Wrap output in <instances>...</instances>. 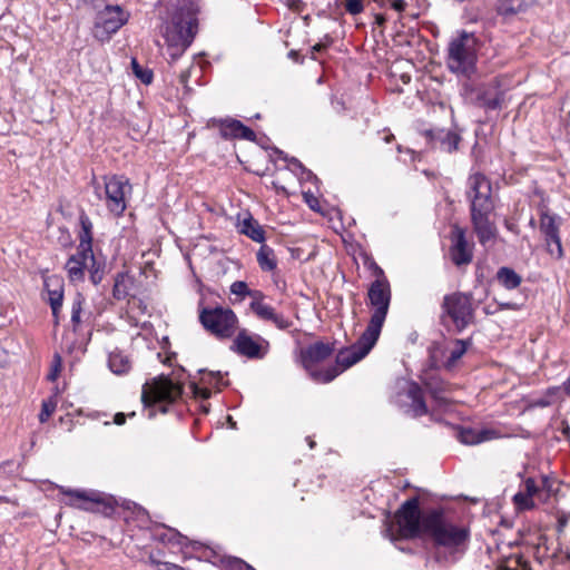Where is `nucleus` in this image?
<instances>
[{
    "instance_id": "nucleus-1",
    "label": "nucleus",
    "mask_w": 570,
    "mask_h": 570,
    "mask_svg": "<svg viewBox=\"0 0 570 570\" xmlns=\"http://www.w3.org/2000/svg\"><path fill=\"white\" fill-rule=\"evenodd\" d=\"M385 533L391 540H429L449 556L463 554L470 542V529L465 524L454 522L440 509L422 511L417 497L401 504Z\"/></svg>"
},
{
    "instance_id": "nucleus-2",
    "label": "nucleus",
    "mask_w": 570,
    "mask_h": 570,
    "mask_svg": "<svg viewBox=\"0 0 570 570\" xmlns=\"http://www.w3.org/2000/svg\"><path fill=\"white\" fill-rule=\"evenodd\" d=\"M198 7L191 0H178L170 18L160 32L166 45V53L171 61L180 58L197 32Z\"/></svg>"
},
{
    "instance_id": "nucleus-3",
    "label": "nucleus",
    "mask_w": 570,
    "mask_h": 570,
    "mask_svg": "<svg viewBox=\"0 0 570 570\" xmlns=\"http://www.w3.org/2000/svg\"><path fill=\"white\" fill-rule=\"evenodd\" d=\"M334 352V346L324 342H316L301 351V361L309 376L317 383H330L340 375L337 367L328 366L317 368V364L328 358Z\"/></svg>"
},
{
    "instance_id": "nucleus-4",
    "label": "nucleus",
    "mask_w": 570,
    "mask_h": 570,
    "mask_svg": "<svg viewBox=\"0 0 570 570\" xmlns=\"http://www.w3.org/2000/svg\"><path fill=\"white\" fill-rule=\"evenodd\" d=\"M376 269L381 277L374 281L368 288L367 296L373 313L365 330L380 336L390 307L391 289L387 279L383 276V271L380 267Z\"/></svg>"
},
{
    "instance_id": "nucleus-5",
    "label": "nucleus",
    "mask_w": 570,
    "mask_h": 570,
    "mask_svg": "<svg viewBox=\"0 0 570 570\" xmlns=\"http://www.w3.org/2000/svg\"><path fill=\"white\" fill-rule=\"evenodd\" d=\"M104 195L97 194L110 214L114 216H121L126 208L128 199L132 191V186L129 179L120 175L104 176Z\"/></svg>"
},
{
    "instance_id": "nucleus-6",
    "label": "nucleus",
    "mask_w": 570,
    "mask_h": 570,
    "mask_svg": "<svg viewBox=\"0 0 570 570\" xmlns=\"http://www.w3.org/2000/svg\"><path fill=\"white\" fill-rule=\"evenodd\" d=\"M448 67L452 72L469 75L475 65L474 40L466 32H462L449 45Z\"/></svg>"
},
{
    "instance_id": "nucleus-7",
    "label": "nucleus",
    "mask_w": 570,
    "mask_h": 570,
    "mask_svg": "<svg viewBox=\"0 0 570 570\" xmlns=\"http://www.w3.org/2000/svg\"><path fill=\"white\" fill-rule=\"evenodd\" d=\"M181 394L179 384L174 383L167 377L154 379L142 386L141 401L145 406H157L161 412H166V405L176 401Z\"/></svg>"
},
{
    "instance_id": "nucleus-8",
    "label": "nucleus",
    "mask_w": 570,
    "mask_h": 570,
    "mask_svg": "<svg viewBox=\"0 0 570 570\" xmlns=\"http://www.w3.org/2000/svg\"><path fill=\"white\" fill-rule=\"evenodd\" d=\"M443 317H449L455 330L463 331L473 320L471 296L463 293L445 295L442 303Z\"/></svg>"
},
{
    "instance_id": "nucleus-9",
    "label": "nucleus",
    "mask_w": 570,
    "mask_h": 570,
    "mask_svg": "<svg viewBox=\"0 0 570 570\" xmlns=\"http://www.w3.org/2000/svg\"><path fill=\"white\" fill-rule=\"evenodd\" d=\"M466 196L470 200V210H493L492 186L490 180L481 173H473L466 181Z\"/></svg>"
},
{
    "instance_id": "nucleus-10",
    "label": "nucleus",
    "mask_w": 570,
    "mask_h": 570,
    "mask_svg": "<svg viewBox=\"0 0 570 570\" xmlns=\"http://www.w3.org/2000/svg\"><path fill=\"white\" fill-rule=\"evenodd\" d=\"M379 335L365 330L360 338L350 347L341 350L336 355V364L333 367L340 370V374L364 358L374 347Z\"/></svg>"
},
{
    "instance_id": "nucleus-11",
    "label": "nucleus",
    "mask_w": 570,
    "mask_h": 570,
    "mask_svg": "<svg viewBox=\"0 0 570 570\" xmlns=\"http://www.w3.org/2000/svg\"><path fill=\"white\" fill-rule=\"evenodd\" d=\"M154 537L170 548L179 547L185 556L189 554L193 557L195 553L197 559H208L214 553L212 549L204 547L199 542L189 541L187 537L183 535L173 528H163L160 530H156Z\"/></svg>"
},
{
    "instance_id": "nucleus-12",
    "label": "nucleus",
    "mask_w": 570,
    "mask_h": 570,
    "mask_svg": "<svg viewBox=\"0 0 570 570\" xmlns=\"http://www.w3.org/2000/svg\"><path fill=\"white\" fill-rule=\"evenodd\" d=\"M128 18L129 14L119 6L105 7L96 17L95 37L100 41L108 40L112 33L117 32L128 21Z\"/></svg>"
},
{
    "instance_id": "nucleus-13",
    "label": "nucleus",
    "mask_w": 570,
    "mask_h": 570,
    "mask_svg": "<svg viewBox=\"0 0 570 570\" xmlns=\"http://www.w3.org/2000/svg\"><path fill=\"white\" fill-rule=\"evenodd\" d=\"M269 343L259 335H250L246 330L237 333L230 350L248 358H263L268 352Z\"/></svg>"
},
{
    "instance_id": "nucleus-14",
    "label": "nucleus",
    "mask_w": 570,
    "mask_h": 570,
    "mask_svg": "<svg viewBox=\"0 0 570 570\" xmlns=\"http://www.w3.org/2000/svg\"><path fill=\"white\" fill-rule=\"evenodd\" d=\"M95 267V257L88 243L79 244L78 250L66 263L68 277L72 282L82 281L85 271Z\"/></svg>"
},
{
    "instance_id": "nucleus-15",
    "label": "nucleus",
    "mask_w": 570,
    "mask_h": 570,
    "mask_svg": "<svg viewBox=\"0 0 570 570\" xmlns=\"http://www.w3.org/2000/svg\"><path fill=\"white\" fill-rule=\"evenodd\" d=\"M492 210H472L471 222L479 242L485 246L495 237V226L490 220Z\"/></svg>"
},
{
    "instance_id": "nucleus-16",
    "label": "nucleus",
    "mask_w": 570,
    "mask_h": 570,
    "mask_svg": "<svg viewBox=\"0 0 570 570\" xmlns=\"http://www.w3.org/2000/svg\"><path fill=\"white\" fill-rule=\"evenodd\" d=\"M450 256L456 266L471 263L473 254L469 246L463 229L455 227L453 230V244L450 248Z\"/></svg>"
},
{
    "instance_id": "nucleus-17",
    "label": "nucleus",
    "mask_w": 570,
    "mask_h": 570,
    "mask_svg": "<svg viewBox=\"0 0 570 570\" xmlns=\"http://www.w3.org/2000/svg\"><path fill=\"white\" fill-rule=\"evenodd\" d=\"M238 332L236 314L230 308L216 307V337L229 338Z\"/></svg>"
},
{
    "instance_id": "nucleus-18",
    "label": "nucleus",
    "mask_w": 570,
    "mask_h": 570,
    "mask_svg": "<svg viewBox=\"0 0 570 570\" xmlns=\"http://www.w3.org/2000/svg\"><path fill=\"white\" fill-rule=\"evenodd\" d=\"M404 396L407 400V410L412 416H422L428 413V407L423 399V391L415 382H410L406 386Z\"/></svg>"
},
{
    "instance_id": "nucleus-19",
    "label": "nucleus",
    "mask_w": 570,
    "mask_h": 570,
    "mask_svg": "<svg viewBox=\"0 0 570 570\" xmlns=\"http://www.w3.org/2000/svg\"><path fill=\"white\" fill-rule=\"evenodd\" d=\"M433 147L452 153L458 149L460 136L451 130L432 129L426 132Z\"/></svg>"
},
{
    "instance_id": "nucleus-20",
    "label": "nucleus",
    "mask_w": 570,
    "mask_h": 570,
    "mask_svg": "<svg viewBox=\"0 0 570 570\" xmlns=\"http://www.w3.org/2000/svg\"><path fill=\"white\" fill-rule=\"evenodd\" d=\"M499 436V432L494 429L474 428H462L458 434L460 442L466 445H476L487 441L495 440Z\"/></svg>"
},
{
    "instance_id": "nucleus-21",
    "label": "nucleus",
    "mask_w": 570,
    "mask_h": 570,
    "mask_svg": "<svg viewBox=\"0 0 570 570\" xmlns=\"http://www.w3.org/2000/svg\"><path fill=\"white\" fill-rule=\"evenodd\" d=\"M45 287L48 293L52 315L57 321L63 301V282L57 276H49L45 279Z\"/></svg>"
},
{
    "instance_id": "nucleus-22",
    "label": "nucleus",
    "mask_w": 570,
    "mask_h": 570,
    "mask_svg": "<svg viewBox=\"0 0 570 570\" xmlns=\"http://www.w3.org/2000/svg\"><path fill=\"white\" fill-rule=\"evenodd\" d=\"M59 490L69 498L66 504L70 507L88 510L89 503L99 502V494L95 491L71 490L63 487H60Z\"/></svg>"
},
{
    "instance_id": "nucleus-23",
    "label": "nucleus",
    "mask_w": 570,
    "mask_h": 570,
    "mask_svg": "<svg viewBox=\"0 0 570 570\" xmlns=\"http://www.w3.org/2000/svg\"><path fill=\"white\" fill-rule=\"evenodd\" d=\"M219 131L224 138H242L250 141H254L256 138L255 132L250 128L235 119L222 120Z\"/></svg>"
},
{
    "instance_id": "nucleus-24",
    "label": "nucleus",
    "mask_w": 570,
    "mask_h": 570,
    "mask_svg": "<svg viewBox=\"0 0 570 570\" xmlns=\"http://www.w3.org/2000/svg\"><path fill=\"white\" fill-rule=\"evenodd\" d=\"M561 218L557 215H552L549 212H541L540 216V230L544 236V239L559 237Z\"/></svg>"
},
{
    "instance_id": "nucleus-25",
    "label": "nucleus",
    "mask_w": 570,
    "mask_h": 570,
    "mask_svg": "<svg viewBox=\"0 0 570 570\" xmlns=\"http://www.w3.org/2000/svg\"><path fill=\"white\" fill-rule=\"evenodd\" d=\"M108 365L117 375L126 374L131 368V362L121 351H114L109 354Z\"/></svg>"
},
{
    "instance_id": "nucleus-26",
    "label": "nucleus",
    "mask_w": 570,
    "mask_h": 570,
    "mask_svg": "<svg viewBox=\"0 0 570 570\" xmlns=\"http://www.w3.org/2000/svg\"><path fill=\"white\" fill-rule=\"evenodd\" d=\"M239 228L240 233L249 237L252 240L262 244L265 242V230L258 222L252 217L244 219L239 225Z\"/></svg>"
},
{
    "instance_id": "nucleus-27",
    "label": "nucleus",
    "mask_w": 570,
    "mask_h": 570,
    "mask_svg": "<svg viewBox=\"0 0 570 570\" xmlns=\"http://www.w3.org/2000/svg\"><path fill=\"white\" fill-rule=\"evenodd\" d=\"M256 258L259 267L264 272H273L277 267L274 249L264 243L259 247Z\"/></svg>"
},
{
    "instance_id": "nucleus-28",
    "label": "nucleus",
    "mask_w": 570,
    "mask_h": 570,
    "mask_svg": "<svg viewBox=\"0 0 570 570\" xmlns=\"http://www.w3.org/2000/svg\"><path fill=\"white\" fill-rule=\"evenodd\" d=\"M252 311L264 321H271L273 315L276 313L275 309L263 302V294L261 292H254V299L250 303Z\"/></svg>"
},
{
    "instance_id": "nucleus-29",
    "label": "nucleus",
    "mask_w": 570,
    "mask_h": 570,
    "mask_svg": "<svg viewBox=\"0 0 570 570\" xmlns=\"http://www.w3.org/2000/svg\"><path fill=\"white\" fill-rule=\"evenodd\" d=\"M499 283L507 289H514L521 284V277L509 267H501L497 273Z\"/></svg>"
},
{
    "instance_id": "nucleus-30",
    "label": "nucleus",
    "mask_w": 570,
    "mask_h": 570,
    "mask_svg": "<svg viewBox=\"0 0 570 570\" xmlns=\"http://www.w3.org/2000/svg\"><path fill=\"white\" fill-rule=\"evenodd\" d=\"M531 0H501L500 11L503 14H514L533 4Z\"/></svg>"
},
{
    "instance_id": "nucleus-31",
    "label": "nucleus",
    "mask_w": 570,
    "mask_h": 570,
    "mask_svg": "<svg viewBox=\"0 0 570 570\" xmlns=\"http://www.w3.org/2000/svg\"><path fill=\"white\" fill-rule=\"evenodd\" d=\"M425 385L435 401H438L440 404L449 403V399L444 394L446 391L445 384L442 381L433 379L426 382Z\"/></svg>"
},
{
    "instance_id": "nucleus-32",
    "label": "nucleus",
    "mask_w": 570,
    "mask_h": 570,
    "mask_svg": "<svg viewBox=\"0 0 570 570\" xmlns=\"http://www.w3.org/2000/svg\"><path fill=\"white\" fill-rule=\"evenodd\" d=\"M85 303V297L82 294L77 293L73 298L72 307H71V323L73 331H77L79 325L82 322V305Z\"/></svg>"
},
{
    "instance_id": "nucleus-33",
    "label": "nucleus",
    "mask_w": 570,
    "mask_h": 570,
    "mask_svg": "<svg viewBox=\"0 0 570 570\" xmlns=\"http://www.w3.org/2000/svg\"><path fill=\"white\" fill-rule=\"evenodd\" d=\"M219 563L225 570H255L242 559L233 557H223L220 558Z\"/></svg>"
},
{
    "instance_id": "nucleus-34",
    "label": "nucleus",
    "mask_w": 570,
    "mask_h": 570,
    "mask_svg": "<svg viewBox=\"0 0 570 570\" xmlns=\"http://www.w3.org/2000/svg\"><path fill=\"white\" fill-rule=\"evenodd\" d=\"M199 321L203 324V326L209 331L210 333H214V309L209 307L204 306V297L199 301Z\"/></svg>"
},
{
    "instance_id": "nucleus-35",
    "label": "nucleus",
    "mask_w": 570,
    "mask_h": 570,
    "mask_svg": "<svg viewBox=\"0 0 570 570\" xmlns=\"http://www.w3.org/2000/svg\"><path fill=\"white\" fill-rule=\"evenodd\" d=\"M513 503L518 510H531L534 508L533 498L524 491H519L513 495Z\"/></svg>"
},
{
    "instance_id": "nucleus-36",
    "label": "nucleus",
    "mask_w": 570,
    "mask_h": 570,
    "mask_svg": "<svg viewBox=\"0 0 570 570\" xmlns=\"http://www.w3.org/2000/svg\"><path fill=\"white\" fill-rule=\"evenodd\" d=\"M466 352V342L462 340H456L454 347L450 352V356L446 361V365L453 366Z\"/></svg>"
},
{
    "instance_id": "nucleus-37",
    "label": "nucleus",
    "mask_w": 570,
    "mask_h": 570,
    "mask_svg": "<svg viewBox=\"0 0 570 570\" xmlns=\"http://www.w3.org/2000/svg\"><path fill=\"white\" fill-rule=\"evenodd\" d=\"M131 68L135 76L141 80L142 83L149 85L153 81V71L149 69H144L136 59L131 60Z\"/></svg>"
},
{
    "instance_id": "nucleus-38",
    "label": "nucleus",
    "mask_w": 570,
    "mask_h": 570,
    "mask_svg": "<svg viewBox=\"0 0 570 570\" xmlns=\"http://www.w3.org/2000/svg\"><path fill=\"white\" fill-rule=\"evenodd\" d=\"M548 253L556 259L563 257V249L561 245V238L554 237L546 240Z\"/></svg>"
},
{
    "instance_id": "nucleus-39",
    "label": "nucleus",
    "mask_w": 570,
    "mask_h": 570,
    "mask_svg": "<svg viewBox=\"0 0 570 570\" xmlns=\"http://www.w3.org/2000/svg\"><path fill=\"white\" fill-rule=\"evenodd\" d=\"M478 99L480 100V105L494 110L501 105V96L498 92H494V96L488 97V92L484 91L482 95H479Z\"/></svg>"
},
{
    "instance_id": "nucleus-40",
    "label": "nucleus",
    "mask_w": 570,
    "mask_h": 570,
    "mask_svg": "<svg viewBox=\"0 0 570 570\" xmlns=\"http://www.w3.org/2000/svg\"><path fill=\"white\" fill-rule=\"evenodd\" d=\"M80 223L82 227V232L80 235V244L88 243V246L91 248V222L87 216H81Z\"/></svg>"
},
{
    "instance_id": "nucleus-41",
    "label": "nucleus",
    "mask_w": 570,
    "mask_h": 570,
    "mask_svg": "<svg viewBox=\"0 0 570 570\" xmlns=\"http://www.w3.org/2000/svg\"><path fill=\"white\" fill-rule=\"evenodd\" d=\"M56 407H57V402L53 399L43 401L42 409L39 414V421L41 423H45L51 416V414L55 412Z\"/></svg>"
},
{
    "instance_id": "nucleus-42",
    "label": "nucleus",
    "mask_w": 570,
    "mask_h": 570,
    "mask_svg": "<svg viewBox=\"0 0 570 570\" xmlns=\"http://www.w3.org/2000/svg\"><path fill=\"white\" fill-rule=\"evenodd\" d=\"M230 292L237 296L245 297L249 295L254 298V292L248 289V286L243 281H236L230 285Z\"/></svg>"
},
{
    "instance_id": "nucleus-43",
    "label": "nucleus",
    "mask_w": 570,
    "mask_h": 570,
    "mask_svg": "<svg viewBox=\"0 0 570 570\" xmlns=\"http://www.w3.org/2000/svg\"><path fill=\"white\" fill-rule=\"evenodd\" d=\"M61 368H62L61 357L58 354H56L53 356V361H52L50 371L47 375V379L51 382L56 381L61 372Z\"/></svg>"
},
{
    "instance_id": "nucleus-44",
    "label": "nucleus",
    "mask_w": 570,
    "mask_h": 570,
    "mask_svg": "<svg viewBox=\"0 0 570 570\" xmlns=\"http://www.w3.org/2000/svg\"><path fill=\"white\" fill-rule=\"evenodd\" d=\"M193 393L196 399L200 400L202 402L207 401L210 397V390L207 387H204L197 383H191Z\"/></svg>"
},
{
    "instance_id": "nucleus-45",
    "label": "nucleus",
    "mask_w": 570,
    "mask_h": 570,
    "mask_svg": "<svg viewBox=\"0 0 570 570\" xmlns=\"http://www.w3.org/2000/svg\"><path fill=\"white\" fill-rule=\"evenodd\" d=\"M127 295L126 286H125V277L120 276L116 278L115 285H114V296L117 299H122Z\"/></svg>"
},
{
    "instance_id": "nucleus-46",
    "label": "nucleus",
    "mask_w": 570,
    "mask_h": 570,
    "mask_svg": "<svg viewBox=\"0 0 570 570\" xmlns=\"http://www.w3.org/2000/svg\"><path fill=\"white\" fill-rule=\"evenodd\" d=\"M272 323L279 330H286L292 326V322L286 318L284 315L275 313L271 320Z\"/></svg>"
},
{
    "instance_id": "nucleus-47",
    "label": "nucleus",
    "mask_w": 570,
    "mask_h": 570,
    "mask_svg": "<svg viewBox=\"0 0 570 570\" xmlns=\"http://www.w3.org/2000/svg\"><path fill=\"white\" fill-rule=\"evenodd\" d=\"M345 9L351 14H358L363 11L362 0H346Z\"/></svg>"
},
{
    "instance_id": "nucleus-48",
    "label": "nucleus",
    "mask_w": 570,
    "mask_h": 570,
    "mask_svg": "<svg viewBox=\"0 0 570 570\" xmlns=\"http://www.w3.org/2000/svg\"><path fill=\"white\" fill-rule=\"evenodd\" d=\"M524 492L528 493L531 498H533L540 490V487L537 484L535 480L532 478H528L524 480Z\"/></svg>"
},
{
    "instance_id": "nucleus-49",
    "label": "nucleus",
    "mask_w": 570,
    "mask_h": 570,
    "mask_svg": "<svg viewBox=\"0 0 570 570\" xmlns=\"http://www.w3.org/2000/svg\"><path fill=\"white\" fill-rule=\"evenodd\" d=\"M288 161H289V165L293 167L294 170L299 169V170H302L303 174L306 173L308 176L311 175V171H307L303 167V165L301 164V161L298 159L291 158Z\"/></svg>"
},
{
    "instance_id": "nucleus-50",
    "label": "nucleus",
    "mask_w": 570,
    "mask_h": 570,
    "mask_svg": "<svg viewBox=\"0 0 570 570\" xmlns=\"http://www.w3.org/2000/svg\"><path fill=\"white\" fill-rule=\"evenodd\" d=\"M541 488L547 490L548 492H550L552 490V482L546 475H543L542 479H541Z\"/></svg>"
},
{
    "instance_id": "nucleus-51",
    "label": "nucleus",
    "mask_w": 570,
    "mask_h": 570,
    "mask_svg": "<svg viewBox=\"0 0 570 570\" xmlns=\"http://www.w3.org/2000/svg\"><path fill=\"white\" fill-rule=\"evenodd\" d=\"M126 422V414L125 413H117L114 416V423L117 425H122Z\"/></svg>"
},
{
    "instance_id": "nucleus-52",
    "label": "nucleus",
    "mask_w": 570,
    "mask_h": 570,
    "mask_svg": "<svg viewBox=\"0 0 570 570\" xmlns=\"http://www.w3.org/2000/svg\"><path fill=\"white\" fill-rule=\"evenodd\" d=\"M392 7H393L396 11H400V12H401V11H403V10L405 9L406 3H405V1H403V0H394V1H393Z\"/></svg>"
},
{
    "instance_id": "nucleus-53",
    "label": "nucleus",
    "mask_w": 570,
    "mask_h": 570,
    "mask_svg": "<svg viewBox=\"0 0 570 570\" xmlns=\"http://www.w3.org/2000/svg\"><path fill=\"white\" fill-rule=\"evenodd\" d=\"M159 570H184V569L177 564L164 562L163 567L159 568Z\"/></svg>"
},
{
    "instance_id": "nucleus-54",
    "label": "nucleus",
    "mask_w": 570,
    "mask_h": 570,
    "mask_svg": "<svg viewBox=\"0 0 570 570\" xmlns=\"http://www.w3.org/2000/svg\"><path fill=\"white\" fill-rule=\"evenodd\" d=\"M504 226L507 227V229H509L510 232L514 233V234H519V229H518V226L515 223L511 222V220H505L504 222Z\"/></svg>"
},
{
    "instance_id": "nucleus-55",
    "label": "nucleus",
    "mask_w": 570,
    "mask_h": 570,
    "mask_svg": "<svg viewBox=\"0 0 570 570\" xmlns=\"http://www.w3.org/2000/svg\"><path fill=\"white\" fill-rule=\"evenodd\" d=\"M326 46H327V45H326V43H324V42H318V43H316V45H314V46L312 47V52H313V53H314V52H321V51H323V50L326 48Z\"/></svg>"
},
{
    "instance_id": "nucleus-56",
    "label": "nucleus",
    "mask_w": 570,
    "mask_h": 570,
    "mask_svg": "<svg viewBox=\"0 0 570 570\" xmlns=\"http://www.w3.org/2000/svg\"><path fill=\"white\" fill-rule=\"evenodd\" d=\"M304 196H305V199H306L307 204L309 205V207L312 209H316V207L314 205V203H317L316 198H314L313 196H311L308 194H304Z\"/></svg>"
},
{
    "instance_id": "nucleus-57",
    "label": "nucleus",
    "mask_w": 570,
    "mask_h": 570,
    "mask_svg": "<svg viewBox=\"0 0 570 570\" xmlns=\"http://www.w3.org/2000/svg\"><path fill=\"white\" fill-rule=\"evenodd\" d=\"M562 389H563L564 393L570 397V373H569L568 379L563 382Z\"/></svg>"
},
{
    "instance_id": "nucleus-58",
    "label": "nucleus",
    "mask_w": 570,
    "mask_h": 570,
    "mask_svg": "<svg viewBox=\"0 0 570 570\" xmlns=\"http://www.w3.org/2000/svg\"><path fill=\"white\" fill-rule=\"evenodd\" d=\"M91 268L92 267L89 268L90 274H91L90 275L91 281H92L94 284H97L100 281L101 277H100V275H98V271H92Z\"/></svg>"
},
{
    "instance_id": "nucleus-59",
    "label": "nucleus",
    "mask_w": 570,
    "mask_h": 570,
    "mask_svg": "<svg viewBox=\"0 0 570 570\" xmlns=\"http://www.w3.org/2000/svg\"><path fill=\"white\" fill-rule=\"evenodd\" d=\"M148 559H149L150 564L155 566L157 568V570H159V568H161L164 564V562L156 560L153 554H150Z\"/></svg>"
},
{
    "instance_id": "nucleus-60",
    "label": "nucleus",
    "mask_w": 570,
    "mask_h": 570,
    "mask_svg": "<svg viewBox=\"0 0 570 570\" xmlns=\"http://www.w3.org/2000/svg\"><path fill=\"white\" fill-rule=\"evenodd\" d=\"M500 307H501L502 309H509V308H513V307H514V305H513V304H511V303H502V304H500Z\"/></svg>"
},
{
    "instance_id": "nucleus-61",
    "label": "nucleus",
    "mask_w": 570,
    "mask_h": 570,
    "mask_svg": "<svg viewBox=\"0 0 570 570\" xmlns=\"http://www.w3.org/2000/svg\"><path fill=\"white\" fill-rule=\"evenodd\" d=\"M200 407L203 409V411L205 413H209V411H210V405L209 404H202Z\"/></svg>"
},
{
    "instance_id": "nucleus-62",
    "label": "nucleus",
    "mask_w": 570,
    "mask_h": 570,
    "mask_svg": "<svg viewBox=\"0 0 570 570\" xmlns=\"http://www.w3.org/2000/svg\"><path fill=\"white\" fill-rule=\"evenodd\" d=\"M227 422L230 424V428L235 426V422L233 421V417L230 415L226 416Z\"/></svg>"
},
{
    "instance_id": "nucleus-63",
    "label": "nucleus",
    "mask_w": 570,
    "mask_h": 570,
    "mask_svg": "<svg viewBox=\"0 0 570 570\" xmlns=\"http://www.w3.org/2000/svg\"><path fill=\"white\" fill-rule=\"evenodd\" d=\"M393 138H394V136H393L392 134H390V135H386V136H385L384 140H385L386 142H390Z\"/></svg>"
},
{
    "instance_id": "nucleus-64",
    "label": "nucleus",
    "mask_w": 570,
    "mask_h": 570,
    "mask_svg": "<svg viewBox=\"0 0 570 570\" xmlns=\"http://www.w3.org/2000/svg\"><path fill=\"white\" fill-rule=\"evenodd\" d=\"M307 441H308L309 448L313 449L315 446V442L311 438H307Z\"/></svg>"
}]
</instances>
